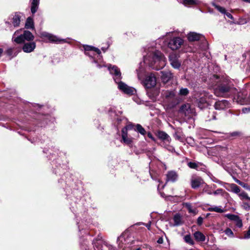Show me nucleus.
I'll list each match as a JSON object with an SVG mask.
<instances>
[{
    "label": "nucleus",
    "instance_id": "nucleus-38",
    "mask_svg": "<svg viewBox=\"0 0 250 250\" xmlns=\"http://www.w3.org/2000/svg\"><path fill=\"white\" fill-rule=\"evenodd\" d=\"M225 216L231 221H235V220L239 217V216L233 214L228 213L225 215Z\"/></svg>",
    "mask_w": 250,
    "mask_h": 250
},
{
    "label": "nucleus",
    "instance_id": "nucleus-52",
    "mask_svg": "<svg viewBox=\"0 0 250 250\" xmlns=\"http://www.w3.org/2000/svg\"><path fill=\"white\" fill-rule=\"evenodd\" d=\"M222 191H223V189L222 188H218L217 190H215L213 192V194L215 195H216L222 193Z\"/></svg>",
    "mask_w": 250,
    "mask_h": 250
},
{
    "label": "nucleus",
    "instance_id": "nucleus-54",
    "mask_svg": "<svg viewBox=\"0 0 250 250\" xmlns=\"http://www.w3.org/2000/svg\"><path fill=\"white\" fill-rule=\"evenodd\" d=\"M212 181L215 182V183H218L221 185H223V184H225V183L221 181L220 180L216 179V178H214V179L212 180Z\"/></svg>",
    "mask_w": 250,
    "mask_h": 250
},
{
    "label": "nucleus",
    "instance_id": "nucleus-47",
    "mask_svg": "<svg viewBox=\"0 0 250 250\" xmlns=\"http://www.w3.org/2000/svg\"><path fill=\"white\" fill-rule=\"evenodd\" d=\"M30 104L31 106H30L29 107H31V108L33 107V108H42L43 106V105L42 104H35V103Z\"/></svg>",
    "mask_w": 250,
    "mask_h": 250
},
{
    "label": "nucleus",
    "instance_id": "nucleus-59",
    "mask_svg": "<svg viewBox=\"0 0 250 250\" xmlns=\"http://www.w3.org/2000/svg\"><path fill=\"white\" fill-rule=\"evenodd\" d=\"M157 242L158 244H162L163 243V238L162 237H160L158 239Z\"/></svg>",
    "mask_w": 250,
    "mask_h": 250
},
{
    "label": "nucleus",
    "instance_id": "nucleus-49",
    "mask_svg": "<svg viewBox=\"0 0 250 250\" xmlns=\"http://www.w3.org/2000/svg\"><path fill=\"white\" fill-rule=\"evenodd\" d=\"M244 239H248L250 238V227H249L248 230L246 232V233L244 234L243 237Z\"/></svg>",
    "mask_w": 250,
    "mask_h": 250
},
{
    "label": "nucleus",
    "instance_id": "nucleus-25",
    "mask_svg": "<svg viewBox=\"0 0 250 250\" xmlns=\"http://www.w3.org/2000/svg\"><path fill=\"white\" fill-rule=\"evenodd\" d=\"M40 0H32L31 4V12L32 14H34L38 10Z\"/></svg>",
    "mask_w": 250,
    "mask_h": 250
},
{
    "label": "nucleus",
    "instance_id": "nucleus-24",
    "mask_svg": "<svg viewBox=\"0 0 250 250\" xmlns=\"http://www.w3.org/2000/svg\"><path fill=\"white\" fill-rule=\"evenodd\" d=\"M146 94L149 97V99L152 101H155L158 95L157 92L153 90L151 88L146 90Z\"/></svg>",
    "mask_w": 250,
    "mask_h": 250
},
{
    "label": "nucleus",
    "instance_id": "nucleus-27",
    "mask_svg": "<svg viewBox=\"0 0 250 250\" xmlns=\"http://www.w3.org/2000/svg\"><path fill=\"white\" fill-rule=\"evenodd\" d=\"M25 27L28 29H34V22L31 18L28 17L25 24Z\"/></svg>",
    "mask_w": 250,
    "mask_h": 250
},
{
    "label": "nucleus",
    "instance_id": "nucleus-12",
    "mask_svg": "<svg viewBox=\"0 0 250 250\" xmlns=\"http://www.w3.org/2000/svg\"><path fill=\"white\" fill-rule=\"evenodd\" d=\"M143 84L146 89L153 87L156 84V78L154 74L150 73L146 76L143 81Z\"/></svg>",
    "mask_w": 250,
    "mask_h": 250
},
{
    "label": "nucleus",
    "instance_id": "nucleus-5",
    "mask_svg": "<svg viewBox=\"0 0 250 250\" xmlns=\"http://www.w3.org/2000/svg\"><path fill=\"white\" fill-rule=\"evenodd\" d=\"M60 161V159L58 158L57 160L53 159L51 162V165L52 166V168L53 169V172L55 174L59 173V175H61L62 173H64V174L62 175V177L61 179L58 180L59 183H62V181H64V178L66 177V175L68 176L69 174L68 173H66V168L67 166L66 164H62L61 166L60 163H58V162Z\"/></svg>",
    "mask_w": 250,
    "mask_h": 250
},
{
    "label": "nucleus",
    "instance_id": "nucleus-35",
    "mask_svg": "<svg viewBox=\"0 0 250 250\" xmlns=\"http://www.w3.org/2000/svg\"><path fill=\"white\" fill-rule=\"evenodd\" d=\"M189 90L187 88L182 87L179 90V95L181 96H186L189 94Z\"/></svg>",
    "mask_w": 250,
    "mask_h": 250
},
{
    "label": "nucleus",
    "instance_id": "nucleus-58",
    "mask_svg": "<svg viewBox=\"0 0 250 250\" xmlns=\"http://www.w3.org/2000/svg\"><path fill=\"white\" fill-rule=\"evenodd\" d=\"M71 182V179L70 178L68 179L67 180H65L64 181V183H65V184L67 185V186H70Z\"/></svg>",
    "mask_w": 250,
    "mask_h": 250
},
{
    "label": "nucleus",
    "instance_id": "nucleus-14",
    "mask_svg": "<svg viewBox=\"0 0 250 250\" xmlns=\"http://www.w3.org/2000/svg\"><path fill=\"white\" fill-rule=\"evenodd\" d=\"M169 61L173 68L179 69L181 65V62L179 57L175 54H171L169 56Z\"/></svg>",
    "mask_w": 250,
    "mask_h": 250
},
{
    "label": "nucleus",
    "instance_id": "nucleus-3",
    "mask_svg": "<svg viewBox=\"0 0 250 250\" xmlns=\"http://www.w3.org/2000/svg\"><path fill=\"white\" fill-rule=\"evenodd\" d=\"M84 54L89 57L91 62L95 65L98 68H101L105 66L101 61L102 56L100 50L93 46L84 44L83 45Z\"/></svg>",
    "mask_w": 250,
    "mask_h": 250
},
{
    "label": "nucleus",
    "instance_id": "nucleus-26",
    "mask_svg": "<svg viewBox=\"0 0 250 250\" xmlns=\"http://www.w3.org/2000/svg\"><path fill=\"white\" fill-rule=\"evenodd\" d=\"M173 221L174 222V226H178L182 224V218L180 214L176 213L173 217Z\"/></svg>",
    "mask_w": 250,
    "mask_h": 250
},
{
    "label": "nucleus",
    "instance_id": "nucleus-9",
    "mask_svg": "<svg viewBox=\"0 0 250 250\" xmlns=\"http://www.w3.org/2000/svg\"><path fill=\"white\" fill-rule=\"evenodd\" d=\"M21 16L20 13H15L9 17L8 21H5V23L9 25L10 27H11L12 24L14 27H18L21 22Z\"/></svg>",
    "mask_w": 250,
    "mask_h": 250
},
{
    "label": "nucleus",
    "instance_id": "nucleus-53",
    "mask_svg": "<svg viewBox=\"0 0 250 250\" xmlns=\"http://www.w3.org/2000/svg\"><path fill=\"white\" fill-rule=\"evenodd\" d=\"M174 95L175 94L173 91H169L167 92V96L169 97H173Z\"/></svg>",
    "mask_w": 250,
    "mask_h": 250
},
{
    "label": "nucleus",
    "instance_id": "nucleus-11",
    "mask_svg": "<svg viewBox=\"0 0 250 250\" xmlns=\"http://www.w3.org/2000/svg\"><path fill=\"white\" fill-rule=\"evenodd\" d=\"M184 43V40L180 37H174L168 42V47L172 50L178 49Z\"/></svg>",
    "mask_w": 250,
    "mask_h": 250
},
{
    "label": "nucleus",
    "instance_id": "nucleus-51",
    "mask_svg": "<svg viewBox=\"0 0 250 250\" xmlns=\"http://www.w3.org/2000/svg\"><path fill=\"white\" fill-rule=\"evenodd\" d=\"M203 222V218L199 216L197 220V224L198 226H200L202 225Z\"/></svg>",
    "mask_w": 250,
    "mask_h": 250
},
{
    "label": "nucleus",
    "instance_id": "nucleus-13",
    "mask_svg": "<svg viewBox=\"0 0 250 250\" xmlns=\"http://www.w3.org/2000/svg\"><path fill=\"white\" fill-rule=\"evenodd\" d=\"M205 184L202 178L196 175H192L190 178V186L192 188L196 189Z\"/></svg>",
    "mask_w": 250,
    "mask_h": 250
},
{
    "label": "nucleus",
    "instance_id": "nucleus-7",
    "mask_svg": "<svg viewBox=\"0 0 250 250\" xmlns=\"http://www.w3.org/2000/svg\"><path fill=\"white\" fill-rule=\"evenodd\" d=\"M20 30L16 31L13 35L12 41L18 44L24 42L25 41L27 42L33 41L34 36L32 33L28 30H24L23 33L16 37L17 34Z\"/></svg>",
    "mask_w": 250,
    "mask_h": 250
},
{
    "label": "nucleus",
    "instance_id": "nucleus-19",
    "mask_svg": "<svg viewBox=\"0 0 250 250\" xmlns=\"http://www.w3.org/2000/svg\"><path fill=\"white\" fill-rule=\"evenodd\" d=\"M225 184L228 186V187L226 188L227 190L236 194L239 196V195L241 192V188L239 186L233 183L230 184L225 183Z\"/></svg>",
    "mask_w": 250,
    "mask_h": 250
},
{
    "label": "nucleus",
    "instance_id": "nucleus-56",
    "mask_svg": "<svg viewBox=\"0 0 250 250\" xmlns=\"http://www.w3.org/2000/svg\"><path fill=\"white\" fill-rule=\"evenodd\" d=\"M224 14L228 18H229L230 19H233L232 15L230 13L227 12L226 11L225 13H224Z\"/></svg>",
    "mask_w": 250,
    "mask_h": 250
},
{
    "label": "nucleus",
    "instance_id": "nucleus-29",
    "mask_svg": "<svg viewBox=\"0 0 250 250\" xmlns=\"http://www.w3.org/2000/svg\"><path fill=\"white\" fill-rule=\"evenodd\" d=\"M134 130L140 133L141 135H145L146 134V131L145 128L140 124H137L135 125Z\"/></svg>",
    "mask_w": 250,
    "mask_h": 250
},
{
    "label": "nucleus",
    "instance_id": "nucleus-40",
    "mask_svg": "<svg viewBox=\"0 0 250 250\" xmlns=\"http://www.w3.org/2000/svg\"><path fill=\"white\" fill-rule=\"evenodd\" d=\"M242 134V133L240 131H234L228 133L229 136L230 137H235L240 136Z\"/></svg>",
    "mask_w": 250,
    "mask_h": 250
},
{
    "label": "nucleus",
    "instance_id": "nucleus-10",
    "mask_svg": "<svg viewBox=\"0 0 250 250\" xmlns=\"http://www.w3.org/2000/svg\"><path fill=\"white\" fill-rule=\"evenodd\" d=\"M41 36L42 38H46L49 40L50 42L56 43H62L66 42V39L59 38L56 36L46 32H42L41 33Z\"/></svg>",
    "mask_w": 250,
    "mask_h": 250
},
{
    "label": "nucleus",
    "instance_id": "nucleus-16",
    "mask_svg": "<svg viewBox=\"0 0 250 250\" xmlns=\"http://www.w3.org/2000/svg\"><path fill=\"white\" fill-rule=\"evenodd\" d=\"M216 114L215 110H204V117L207 122L216 120Z\"/></svg>",
    "mask_w": 250,
    "mask_h": 250
},
{
    "label": "nucleus",
    "instance_id": "nucleus-8",
    "mask_svg": "<svg viewBox=\"0 0 250 250\" xmlns=\"http://www.w3.org/2000/svg\"><path fill=\"white\" fill-rule=\"evenodd\" d=\"M134 125L132 124H129L123 128L122 129V138L124 143L129 146H132V139L127 137V130H131L133 129Z\"/></svg>",
    "mask_w": 250,
    "mask_h": 250
},
{
    "label": "nucleus",
    "instance_id": "nucleus-64",
    "mask_svg": "<svg viewBox=\"0 0 250 250\" xmlns=\"http://www.w3.org/2000/svg\"><path fill=\"white\" fill-rule=\"evenodd\" d=\"M79 223H80L79 222H77V225H78V227L79 230V231H81V230H82V229H81V228H80V225H79Z\"/></svg>",
    "mask_w": 250,
    "mask_h": 250
},
{
    "label": "nucleus",
    "instance_id": "nucleus-42",
    "mask_svg": "<svg viewBox=\"0 0 250 250\" xmlns=\"http://www.w3.org/2000/svg\"><path fill=\"white\" fill-rule=\"evenodd\" d=\"M241 207L245 210H250V204L246 202H243L241 204Z\"/></svg>",
    "mask_w": 250,
    "mask_h": 250
},
{
    "label": "nucleus",
    "instance_id": "nucleus-60",
    "mask_svg": "<svg viewBox=\"0 0 250 250\" xmlns=\"http://www.w3.org/2000/svg\"><path fill=\"white\" fill-rule=\"evenodd\" d=\"M70 209L71 210V211L72 212H73L74 213V212H76V210H75V207L73 206L72 205H70Z\"/></svg>",
    "mask_w": 250,
    "mask_h": 250
},
{
    "label": "nucleus",
    "instance_id": "nucleus-44",
    "mask_svg": "<svg viewBox=\"0 0 250 250\" xmlns=\"http://www.w3.org/2000/svg\"><path fill=\"white\" fill-rule=\"evenodd\" d=\"M235 223L236 226L237 227H238L239 228H241L242 227V226H243L242 221L239 217L235 220Z\"/></svg>",
    "mask_w": 250,
    "mask_h": 250
},
{
    "label": "nucleus",
    "instance_id": "nucleus-31",
    "mask_svg": "<svg viewBox=\"0 0 250 250\" xmlns=\"http://www.w3.org/2000/svg\"><path fill=\"white\" fill-rule=\"evenodd\" d=\"M184 241L187 244L193 246L194 244V242L192 240L191 236L190 234L186 235L184 237Z\"/></svg>",
    "mask_w": 250,
    "mask_h": 250
},
{
    "label": "nucleus",
    "instance_id": "nucleus-23",
    "mask_svg": "<svg viewBox=\"0 0 250 250\" xmlns=\"http://www.w3.org/2000/svg\"><path fill=\"white\" fill-rule=\"evenodd\" d=\"M193 236L195 240L199 242H204L206 240V236L205 235L199 231H195L193 233Z\"/></svg>",
    "mask_w": 250,
    "mask_h": 250
},
{
    "label": "nucleus",
    "instance_id": "nucleus-61",
    "mask_svg": "<svg viewBox=\"0 0 250 250\" xmlns=\"http://www.w3.org/2000/svg\"><path fill=\"white\" fill-rule=\"evenodd\" d=\"M174 136L175 137V139L177 140H180L181 138V137L177 135V133H175L174 135Z\"/></svg>",
    "mask_w": 250,
    "mask_h": 250
},
{
    "label": "nucleus",
    "instance_id": "nucleus-30",
    "mask_svg": "<svg viewBox=\"0 0 250 250\" xmlns=\"http://www.w3.org/2000/svg\"><path fill=\"white\" fill-rule=\"evenodd\" d=\"M208 210L210 211H215L218 213H223L224 210L221 208L220 206H213L208 208Z\"/></svg>",
    "mask_w": 250,
    "mask_h": 250
},
{
    "label": "nucleus",
    "instance_id": "nucleus-6",
    "mask_svg": "<svg viewBox=\"0 0 250 250\" xmlns=\"http://www.w3.org/2000/svg\"><path fill=\"white\" fill-rule=\"evenodd\" d=\"M188 39L189 42L199 41L200 42L199 49L201 50H206L208 47V42L202 34L190 32L188 34Z\"/></svg>",
    "mask_w": 250,
    "mask_h": 250
},
{
    "label": "nucleus",
    "instance_id": "nucleus-22",
    "mask_svg": "<svg viewBox=\"0 0 250 250\" xmlns=\"http://www.w3.org/2000/svg\"><path fill=\"white\" fill-rule=\"evenodd\" d=\"M178 2L184 4L186 6L192 5H197L200 4L201 1L199 0H177Z\"/></svg>",
    "mask_w": 250,
    "mask_h": 250
},
{
    "label": "nucleus",
    "instance_id": "nucleus-55",
    "mask_svg": "<svg viewBox=\"0 0 250 250\" xmlns=\"http://www.w3.org/2000/svg\"><path fill=\"white\" fill-rule=\"evenodd\" d=\"M83 202V200H82L81 199H80V200H79V202L76 203V202H75L74 203V204L75 205H76L77 204V206H76V208H78V207H80L82 204V203Z\"/></svg>",
    "mask_w": 250,
    "mask_h": 250
},
{
    "label": "nucleus",
    "instance_id": "nucleus-2",
    "mask_svg": "<svg viewBox=\"0 0 250 250\" xmlns=\"http://www.w3.org/2000/svg\"><path fill=\"white\" fill-rule=\"evenodd\" d=\"M144 62L153 69H162L165 65L164 56L159 50L148 52L144 58Z\"/></svg>",
    "mask_w": 250,
    "mask_h": 250
},
{
    "label": "nucleus",
    "instance_id": "nucleus-37",
    "mask_svg": "<svg viewBox=\"0 0 250 250\" xmlns=\"http://www.w3.org/2000/svg\"><path fill=\"white\" fill-rule=\"evenodd\" d=\"M185 207L188 209L189 213H196V209L193 208L190 203H186L185 204Z\"/></svg>",
    "mask_w": 250,
    "mask_h": 250
},
{
    "label": "nucleus",
    "instance_id": "nucleus-20",
    "mask_svg": "<svg viewBox=\"0 0 250 250\" xmlns=\"http://www.w3.org/2000/svg\"><path fill=\"white\" fill-rule=\"evenodd\" d=\"M214 107L215 109H225L230 107L229 102L225 100L216 102Z\"/></svg>",
    "mask_w": 250,
    "mask_h": 250
},
{
    "label": "nucleus",
    "instance_id": "nucleus-41",
    "mask_svg": "<svg viewBox=\"0 0 250 250\" xmlns=\"http://www.w3.org/2000/svg\"><path fill=\"white\" fill-rule=\"evenodd\" d=\"M237 182H238V184L242 186L244 188L250 191V185L241 181H237Z\"/></svg>",
    "mask_w": 250,
    "mask_h": 250
},
{
    "label": "nucleus",
    "instance_id": "nucleus-4",
    "mask_svg": "<svg viewBox=\"0 0 250 250\" xmlns=\"http://www.w3.org/2000/svg\"><path fill=\"white\" fill-rule=\"evenodd\" d=\"M234 89L231 82L229 79L225 78L215 88L214 93L217 96H227Z\"/></svg>",
    "mask_w": 250,
    "mask_h": 250
},
{
    "label": "nucleus",
    "instance_id": "nucleus-21",
    "mask_svg": "<svg viewBox=\"0 0 250 250\" xmlns=\"http://www.w3.org/2000/svg\"><path fill=\"white\" fill-rule=\"evenodd\" d=\"M178 178L177 173L174 170L168 171L166 174L167 182H175Z\"/></svg>",
    "mask_w": 250,
    "mask_h": 250
},
{
    "label": "nucleus",
    "instance_id": "nucleus-18",
    "mask_svg": "<svg viewBox=\"0 0 250 250\" xmlns=\"http://www.w3.org/2000/svg\"><path fill=\"white\" fill-rule=\"evenodd\" d=\"M160 73L161 79L163 83H167L173 78V74L169 70L162 71Z\"/></svg>",
    "mask_w": 250,
    "mask_h": 250
},
{
    "label": "nucleus",
    "instance_id": "nucleus-45",
    "mask_svg": "<svg viewBox=\"0 0 250 250\" xmlns=\"http://www.w3.org/2000/svg\"><path fill=\"white\" fill-rule=\"evenodd\" d=\"M225 111H226L225 114L227 117H231L233 115H236V116L239 115V114H238V113H232L231 111L232 110H225Z\"/></svg>",
    "mask_w": 250,
    "mask_h": 250
},
{
    "label": "nucleus",
    "instance_id": "nucleus-43",
    "mask_svg": "<svg viewBox=\"0 0 250 250\" xmlns=\"http://www.w3.org/2000/svg\"><path fill=\"white\" fill-rule=\"evenodd\" d=\"M205 184V186L204 188L203 189L202 192L206 193L209 195L212 194V193L208 185H207L206 184Z\"/></svg>",
    "mask_w": 250,
    "mask_h": 250
},
{
    "label": "nucleus",
    "instance_id": "nucleus-1",
    "mask_svg": "<svg viewBox=\"0 0 250 250\" xmlns=\"http://www.w3.org/2000/svg\"><path fill=\"white\" fill-rule=\"evenodd\" d=\"M105 67H107L109 73L112 76L115 82L118 84V89L125 94L128 95L134 94L136 90L133 87L128 86L125 83L121 81L122 79V74L120 68L115 65L108 64L105 65Z\"/></svg>",
    "mask_w": 250,
    "mask_h": 250
},
{
    "label": "nucleus",
    "instance_id": "nucleus-33",
    "mask_svg": "<svg viewBox=\"0 0 250 250\" xmlns=\"http://www.w3.org/2000/svg\"><path fill=\"white\" fill-rule=\"evenodd\" d=\"M239 197L241 200H247L250 201V197L248 194L245 191H242L239 195Z\"/></svg>",
    "mask_w": 250,
    "mask_h": 250
},
{
    "label": "nucleus",
    "instance_id": "nucleus-62",
    "mask_svg": "<svg viewBox=\"0 0 250 250\" xmlns=\"http://www.w3.org/2000/svg\"><path fill=\"white\" fill-rule=\"evenodd\" d=\"M181 113L182 114H186L187 113H188V111H189L190 110H179Z\"/></svg>",
    "mask_w": 250,
    "mask_h": 250
},
{
    "label": "nucleus",
    "instance_id": "nucleus-15",
    "mask_svg": "<svg viewBox=\"0 0 250 250\" xmlns=\"http://www.w3.org/2000/svg\"><path fill=\"white\" fill-rule=\"evenodd\" d=\"M22 50L25 53H30L33 51L36 48V44L33 41L23 42Z\"/></svg>",
    "mask_w": 250,
    "mask_h": 250
},
{
    "label": "nucleus",
    "instance_id": "nucleus-57",
    "mask_svg": "<svg viewBox=\"0 0 250 250\" xmlns=\"http://www.w3.org/2000/svg\"><path fill=\"white\" fill-rule=\"evenodd\" d=\"M147 136L150 139H151L152 141H155L154 137L153 136L152 134L150 132H149L147 133Z\"/></svg>",
    "mask_w": 250,
    "mask_h": 250
},
{
    "label": "nucleus",
    "instance_id": "nucleus-63",
    "mask_svg": "<svg viewBox=\"0 0 250 250\" xmlns=\"http://www.w3.org/2000/svg\"><path fill=\"white\" fill-rule=\"evenodd\" d=\"M150 225H151V223L149 222V223L147 224L146 225V227L148 229H149L150 228Z\"/></svg>",
    "mask_w": 250,
    "mask_h": 250
},
{
    "label": "nucleus",
    "instance_id": "nucleus-46",
    "mask_svg": "<svg viewBox=\"0 0 250 250\" xmlns=\"http://www.w3.org/2000/svg\"><path fill=\"white\" fill-rule=\"evenodd\" d=\"M47 151H49V153L50 154V156H49V159H52V158H53V157H56V154L55 153H51V152L53 151L52 149H50L49 150H46ZM43 152L44 153H47V152L46 151V150L45 149H44L43 150Z\"/></svg>",
    "mask_w": 250,
    "mask_h": 250
},
{
    "label": "nucleus",
    "instance_id": "nucleus-48",
    "mask_svg": "<svg viewBox=\"0 0 250 250\" xmlns=\"http://www.w3.org/2000/svg\"><path fill=\"white\" fill-rule=\"evenodd\" d=\"M225 233L229 236H233V233L232 231L229 228H227L225 230Z\"/></svg>",
    "mask_w": 250,
    "mask_h": 250
},
{
    "label": "nucleus",
    "instance_id": "nucleus-36",
    "mask_svg": "<svg viewBox=\"0 0 250 250\" xmlns=\"http://www.w3.org/2000/svg\"><path fill=\"white\" fill-rule=\"evenodd\" d=\"M212 5L218 11L222 14L225 13L226 9L225 8L216 4L215 2H212Z\"/></svg>",
    "mask_w": 250,
    "mask_h": 250
},
{
    "label": "nucleus",
    "instance_id": "nucleus-39",
    "mask_svg": "<svg viewBox=\"0 0 250 250\" xmlns=\"http://www.w3.org/2000/svg\"><path fill=\"white\" fill-rule=\"evenodd\" d=\"M43 122H44L46 125H47L48 121V122H51L52 123H53L55 121V119L54 118L51 117L50 115H46L44 116V117L43 118Z\"/></svg>",
    "mask_w": 250,
    "mask_h": 250
},
{
    "label": "nucleus",
    "instance_id": "nucleus-32",
    "mask_svg": "<svg viewBox=\"0 0 250 250\" xmlns=\"http://www.w3.org/2000/svg\"><path fill=\"white\" fill-rule=\"evenodd\" d=\"M199 162H188L187 166L191 169L197 170Z\"/></svg>",
    "mask_w": 250,
    "mask_h": 250
},
{
    "label": "nucleus",
    "instance_id": "nucleus-28",
    "mask_svg": "<svg viewBox=\"0 0 250 250\" xmlns=\"http://www.w3.org/2000/svg\"><path fill=\"white\" fill-rule=\"evenodd\" d=\"M163 146H164V148L167 149L168 151H169L171 153L174 152L177 156H178L179 155V153L175 150L174 147L173 146L170 145V144H168V143L163 144Z\"/></svg>",
    "mask_w": 250,
    "mask_h": 250
},
{
    "label": "nucleus",
    "instance_id": "nucleus-50",
    "mask_svg": "<svg viewBox=\"0 0 250 250\" xmlns=\"http://www.w3.org/2000/svg\"><path fill=\"white\" fill-rule=\"evenodd\" d=\"M179 109H190V105L188 104L182 105Z\"/></svg>",
    "mask_w": 250,
    "mask_h": 250
},
{
    "label": "nucleus",
    "instance_id": "nucleus-17",
    "mask_svg": "<svg viewBox=\"0 0 250 250\" xmlns=\"http://www.w3.org/2000/svg\"><path fill=\"white\" fill-rule=\"evenodd\" d=\"M157 137L161 140L163 143L170 144L171 141L170 137L165 131H158L157 133Z\"/></svg>",
    "mask_w": 250,
    "mask_h": 250
},
{
    "label": "nucleus",
    "instance_id": "nucleus-34",
    "mask_svg": "<svg viewBox=\"0 0 250 250\" xmlns=\"http://www.w3.org/2000/svg\"><path fill=\"white\" fill-rule=\"evenodd\" d=\"M197 171H203L206 173L208 172V169L207 167L205 165H204V164H203L201 162L199 163L198 167V168H197Z\"/></svg>",
    "mask_w": 250,
    "mask_h": 250
}]
</instances>
